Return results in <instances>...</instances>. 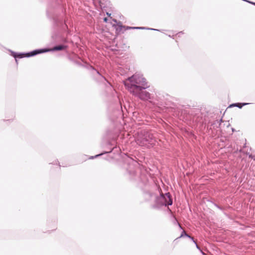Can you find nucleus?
Returning a JSON list of instances; mask_svg holds the SVG:
<instances>
[{
    "instance_id": "obj_1",
    "label": "nucleus",
    "mask_w": 255,
    "mask_h": 255,
    "mask_svg": "<svg viewBox=\"0 0 255 255\" xmlns=\"http://www.w3.org/2000/svg\"><path fill=\"white\" fill-rule=\"evenodd\" d=\"M145 197H150L151 201L154 203L151 204V208L153 209L158 210L162 207H166L172 204V199L170 192H159V195L156 194L155 192H144Z\"/></svg>"
},
{
    "instance_id": "obj_2",
    "label": "nucleus",
    "mask_w": 255,
    "mask_h": 255,
    "mask_svg": "<svg viewBox=\"0 0 255 255\" xmlns=\"http://www.w3.org/2000/svg\"><path fill=\"white\" fill-rule=\"evenodd\" d=\"M125 85L129 92H134L135 90H138L139 88H147L148 86L146 80L143 76L139 74H135L129 77L125 82Z\"/></svg>"
},
{
    "instance_id": "obj_3",
    "label": "nucleus",
    "mask_w": 255,
    "mask_h": 255,
    "mask_svg": "<svg viewBox=\"0 0 255 255\" xmlns=\"http://www.w3.org/2000/svg\"><path fill=\"white\" fill-rule=\"evenodd\" d=\"M65 47L62 45H58L54 47L52 49H37L33 50L30 52L27 53H16L15 52H12V55L15 58L16 61H17L16 58H21L24 57H30L35 56L38 54L50 51H58V50H62L64 49Z\"/></svg>"
},
{
    "instance_id": "obj_4",
    "label": "nucleus",
    "mask_w": 255,
    "mask_h": 255,
    "mask_svg": "<svg viewBox=\"0 0 255 255\" xmlns=\"http://www.w3.org/2000/svg\"><path fill=\"white\" fill-rule=\"evenodd\" d=\"M154 140L152 134L147 131L145 132L142 136L139 135L137 138V143L141 146L146 145V143L153 144Z\"/></svg>"
},
{
    "instance_id": "obj_5",
    "label": "nucleus",
    "mask_w": 255,
    "mask_h": 255,
    "mask_svg": "<svg viewBox=\"0 0 255 255\" xmlns=\"http://www.w3.org/2000/svg\"><path fill=\"white\" fill-rule=\"evenodd\" d=\"M146 88H139L138 90H135L134 92H130L135 97L139 98L140 99L146 101L150 98V94L146 91Z\"/></svg>"
},
{
    "instance_id": "obj_6",
    "label": "nucleus",
    "mask_w": 255,
    "mask_h": 255,
    "mask_svg": "<svg viewBox=\"0 0 255 255\" xmlns=\"http://www.w3.org/2000/svg\"><path fill=\"white\" fill-rule=\"evenodd\" d=\"M184 236L187 237L189 238V239H190L196 244V247L198 249H199V248L198 246L197 245L196 242L194 241V238L193 237H192L191 236H190V235H189L188 234H187L184 231H183L182 232L180 238L183 237Z\"/></svg>"
},
{
    "instance_id": "obj_7",
    "label": "nucleus",
    "mask_w": 255,
    "mask_h": 255,
    "mask_svg": "<svg viewBox=\"0 0 255 255\" xmlns=\"http://www.w3.org/2000/svg\"><path fill=\"white\" fill-rule=\"evenodd\" d=\"M95 1H97L100 7L102 8L103 7H106L108 5V1H106L105 3L103 1V0H94Z\"/></svg>"
},
{
    "instance_id": "obj_8",
    "label": "nucleus",
    "mask_w": 255,
    "mask_h": 255,
    "mask_svg": "<svg viewBox=\"0 0 255 255\" xmlns=\"http://www.w3.org/2000/svg\"><path fill=\"white\" fill-rule=\"evenodd\" d=\"M250 104V103H236V104H232L231 106H236V107H237L239 108H242L243 107V106H245V105H249Z\"/></svg>"
},
{
    "instance_id": "obj_9",
    "label": "nucleus",
    "mask_w": 255,
    "mask_h": 255,
    "mask_svg": "<svg viewBox=\"0 0 255 255\" xmlns=\"http://www.w3.org/2000/svg\"><path fill=\"white\" fill-rule=\"evenodd\" d=\"M174 224H177V225L179 226V228H180L181 229H182V228L181 226V225H180V224L178 223V222L177 220L176 219V218H175V217L174 218Z\"/></svg>"
},
{
    "instance_id": "obj_10",
    "label": "nucleus",
    "mask_w": 255,
    "mask_h": 255,
    "mask_svg": "<svg viewBox=\"0 0 255 255\" xmlns=\"http://www.w3.org/2000/svg\"><path fill=\"white\" fill-rule=\"evenodd\" d=\"M128 29H145L144 27H128Z\"/></svg>"
},
{
    "instance_id": "obj_11",
    "label": "nucleus",
    "mask_w": 255,
    "mask_h": 255,
    "mask_svg": "<svg viewBox=\"0 0 255 255\" xmlns=\"http://www.w3.org/2000/svg\"><path fill=\"white\" fill-rule=\"evenodd\" d=\"M102 155V154L96 155L95 156H92L90 158L93 159L94 158L97 157L98 156H99L100 155Z\"/></svg>"
},
{
    "instance_id": "obj_12",
    "label": "nucleus",
    "mask_w": 255,
    "mask_h": 255,
    "mask_svg": "<svg viewBox=\"0 0 255 255\" xmlns=\"http://www.w3.org/2000/svg\"><path fill=\"white\" fill-rule=\"evenodd\" d=\"M250 157L253 158L254 160H255V155H250Z\"/></svg>"
},
{
    "instance_id": "obj_13",
    "label": "nucleus",
    "mask_w": 255,
    "mask_h": 255,
    "mask_svg": "<svg viewBox=\"0 0 255 255\" xmlns=\"http://www.w3.org/2000/svg\"><path fill=\"white\" fill-rule=\"evenodd\" d=\"M104 21L105 22H107V20H108V18L107 17H105L104 19Z\"/></svg>"
},
{
    "instance_id": "obj_14",
    "label": "nucleus",
    "mask_w": 255,
    "mask_h": 255,
    "mask_svg": "<svg viewBox=\"0 0 255 255\" xmlns=\"http://www.w3.org/2000/svg\"><path fill=\"white\" fill-rule=\"evenodd\" d=\"M214 206H216L217 208H218V207H219V205H218L217 204H215V203H214Z\"/></svg>"
},
{
    "instance_id": "obj_15",
    "label": "nucleus",
    "mask_w": 255,
    "mask_h": 255,
    "mask_svg": "<svg viewBox=\"0 0 255 255\" xmlns=\"http://www.w3.org/2000/svg\"><path fill=\"white\" fill-rule=\"evenodd\" d=\"M183 34L182 32H179L177 34L179 35V36L180 35V34Z\"/></svg>"
},
{
    "instance_id": "obj_16",
    "label": "nucleus",
    "mask_w": 255,
    "mask_h": 255,
    "mask_svg": "<svg viewBox=\"0 0 255 255\" xmlns=\"http://www.w3.org/2000/svg\"><path fill=\"white\" fill-rule=\"evenodd\" d=\"M218 209H219L220 210H223V208L222 207H221L220 206H219Z\"/></svg>"
},
{
    "instance_id": "obj_17",
    "label": "nucleus",
    "mask_w": 255,
    "mask_h": 255,
    "mask_svg": "<svg viewBox=\"0 0 255 255\" xmlns=\"http://www.w3.org/2000/svg\"><path fill=\"white\" fill-rule=\"evenodd\" d=\"M148 29L153 30H157V29H153V28H148Z\"/></svg>"
},
{
    "instance_id": "obj_18",
    "label": "nucleus",
    "mask_w": 255,
    "mask_h": 255,
    "mask_svg": "<svg viewBox=\"0 0 255 255\" xmlns=\"http://www.w3.org/2000/svg\"><path fill=\"white\" fill-rule=\"evenodd\" d=\"M107 14L109 16H110L111 15V13H109L108 12L107 13Z\"/></svg>"
}]
</instances>
